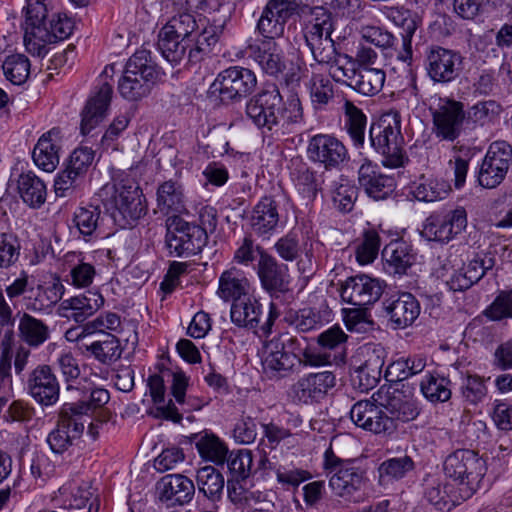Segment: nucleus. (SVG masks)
I'll use <instances>...</instances> for the list:
<instances>
[{
	"instance_id": "obj_55",
	"label": "nucleus",
	"mask_w": 512,
	"mask_h": 512,
	"mask_svg": "<svg viewBox=\"0 0 512 512\" xmlns=\"http://www.w3.org/2000/svg\"><path fill=\"white\" fill-rule=\"evenodd\" d=\"M483 315L491 321L512 318V290L500 291L493 302L486 307Z\"/></svg>"
},
{
	"instance_id": "obj_15",
	"label": "nucleus",
	"mask_w": 512,
	"mask_h": 512,
	"mask_svg": "<svg viewBox=\"0 0 512 512\" xmlns=\"http://www.w3.org/2000/svg\"><path fill=\"white\" fill-rule=\"evenodd\" d=\"M425 69L435 83H449L455 80L461 70L463 57L455 50L431 46L425 52Z\"/></svg>"
},
{
	"instance_id": "obj_2",
	"label": "nucleus",
	"mask_w": 512,
	"mask_h": 512,
	"mask_svg": "<svg viewBox=\"0 0 512 512\" xmlns=\"http://www.w3.org/2000/svg\"><path fill=\"white\" fill-rule=\"evenodd\" d=\"M324 468L331 474L329 486L336 496L348 502L359 501L368 477L366 470L356 460L342 459L329 448L324 454Z\"/></svg>"
},
{
	"instance_id": "obj_57",
	"label": "nucleus",
	"mask_w": 512,
	"mask_h": 512,
	"mask_svg": "<svg viewBox=\"0 0 512 512\" xmlns=\"http://www.w3.org/2000/svg\"><path fill=\"white\" fill-rule=\"evenodd\" d=\"M461 393L466 402L476 405L485 399L488 388L482 377L478 375H468L463 380Z\"/></svg>"
},
{
	"instance_id": "obj_29",
	"label": "nucleus",
	"mask_w": 512,
	"mask_h": 512,
	"mask_svg": "<svg viewBox=\"0 0 512 512\" xmlns=\"http://www.w3.org/2000/svg\"><path fill=\"white\" fill-rule=\"evenodd\" d=\"M104 304L103 296L96 291H86L83 294L65 299L61 302L58 313L62 317L83 323L97 312Z\"/></svg>"
},
{
	"instance_id": "obj_33",
	"label": "nucleus",
	"mask_w": 512,
	"mask_h": 512,
	"mask_svg": "<svg viewBox=\"0 0 512 512\" xmlns=\"http://www.w3.org/2000/svg\"><path fill=\"white\" fill-rule=\"evenodd\" d=\"M60 131L56 128L43 134L34 147V163L46 172H53L59 164Z\"/></svg>"
},
{
	"instance_id": "obj_24",
	"label": "nucleus",
	"mask_w": 512,
	"mask_h": 512,
	"mask_svg": "<svg viewBox=\"0 0 512 512\" xmlns=\"http://www.w3.org/2000/svg\"><path fill=\"white\" fill-rule=\"evenodd\" d=\"M248 51L262 71L270 76H278L286 68L284 51L273 39L256 40L248 45Z\"/></svg>"
},
{
	"instance_id": "obj_27",
	"label": "nucleus",
	"mask_w": 512,
	"mask_h": 512,
	"mask_svg": "<svg viewBox=\"0 0 512 512\" xmlns=\"http://www.w3.org/2000/svg\"><path fill=\"white\" fill-rule=\"evenodd\" d=\"M79 385L81 386L75 388L82 391V398L76 403L65 404L63 409L65 410V414L84 420V416L107 404L110 400V394L108 390L97 387V385L87 377L81 378Z\"/></svg>"
},
{
	"instance_id": "obj_7",
	"label": "nucleus",
	"mask_w": 512,
	"mask_h": 512,
	"mask_svg": "<svg viewBox=\"0 0 512 512\" xmlns=\"http://www.w3.org/2000/svg\"><path fill=\"white\" fill-rule=\"evenodd\" d=\"M115 65H106L97 78V83L91 92L83 111L81 132L89 134L105 117L113 96Z\"/></svg>"
},
{
	"instance_id": "obj_18",
	"label": "nucleus",
	"mask_w": 512,
	"mask_h": 512,
	"mask_svg": "<svg viewBox=\"0 0 512 512\" xmlns=\"http://www.w3.org/2000/svg\"><path fill=\"white\" fill-rule=\"evenodd\" d=\"M336 385V376L332 371L324 370L302 376L291 387V396L295 402L314 404L322 401Z\"/></svg>"
},
{
	"instance_id": "obj_49",
	"label": "nucleus",
	"mask_w": 512,
	"mask_h": 512,
	"mask_svg": "<svg viewBox=\"0 0 512 512\" xmlns=\"http://www.w3.org/2000/svg\"><path fill=\"white\" fill-rule=\"evenodd\" d=\"M23 340L30 346H39L49 337V329L41 320L24 313L19 322Z\"/></svg>"
},
{
	"instance_id": "obj_22",
	"label": "nucleus",
	"mask_w": 512,
	"mask_h": 512,
	"mask_svg": "<svg viewBox=\"0 0 512 512\" xmlns=\"http://www.w3.org/2000/svg\"><path fill=\"white\" fill-rule=\"evenodd\" d=\"M85 429V420L65 414L62 408L60 419L47 437V443L55 454H62L80 440Z\"/></svg>"
},
{
	"instance_id": "obj_11",
	"label": "nucleus",
	"mask_w": 512,
	"mask_h": 512,
	"mask_svg": "<svg viewBox=\"0 0 512 512\" xmlns=\"http://www.w3.org/2000/svg\"><path fill=\"white\" fill-rule=\"evenodd\" d=\"M257 85V78L248 68L233 66L218 74L212 84L222 102L240 100L249 95Z\"/></svg>"
},
{
	"instance_id": "obj_28",
	"label": "nucleus",
	"mask_w": 512,
	"mask_h": 512,
	"mask_svg": "<svg viewBox=\"0 0 512 512\" xmlns=\"http://www.w3.org/2000/svg\"><path fill=\"white\" fill-rule=\"evenodd\" d=\"M384 310L393 328L404 329L414 323L420 315V304L411 293L399 294L384 301Z\"/></svg>"
},
{
	"instance_id": "obj_9",
	"label": "nucleus",
	"mask_w": 512,
	"mask_h": 512,
	"mask_svg": "<svg viewBox=\"0 0 512 512\" xmlns=\"http://www.w3.org/2000/svg\"><path fill=\"white\" fill-rule=\"evenodd\" d=\"M433 132L437 138L447 141L457 139L466 117L464 104L449 97H440L430 106Z\"/></svg>"
},
{
	"instance_id": "obj_61",
	"label": "nucleus",
	"mask_w": 512,
	"mask_h": 512,
	"mask_svg": "<svg viewBox=\"0 0 512 512\" xmlns=\"http://www.w3.org/2000/svg\"><path fill=\"white\" fill-rule=\"evenodd\" d=\"M100 211L96 206L80 207L74 214V223L84 236H91L98 225Z\"/></svg>"
},
{
	"instance_id": "obj_46",
	"label": "nucleus",
	"mask_w": 512,
	"mask_h": 512,
	"mask_svg": "<svg viewBox=\"0 0 512 512\" xmlns=\"http://www.w3.org/2000/svg\"><path fill=\"white\" fill-rule=\"evenodd\" d=\"M414 468L415 463L408 455L387 459L378 467L379 482L400 480Z\"/></svg>"
},
{
	"instance_id": "obj_26",
	"label": "nucleus",
	"mask_w": 512,
	"mask_h": 512,
	"mask_svg": "<svg viewBox=\"0 0 512 512\" xmlns=\"http://www.w3.org/2000/svg\"><path fill=\"white\" fill-rule=\"evenodd\" d=\"M281 94L272 85L254 95L246 104V115L259 128H265L267 123H274L273 110L279 108Z\"/></svg>"
},
{
	"instance_id": "obj_35",
	"label": "nucleus",
	"mask_w": 512,
	"mask_h": 512,
	"mask_svg": "<svg viewBox=\"0 0 512 512\" xmlns=\"http://www.w3.org/2000/svg\"><path fill=\"white\" fill-rule=\"evenodd\" d=\"M223 32L221 25H208L201 33L195 34L192 38L190 51L187 59L190 64L200 63L211 52L212 48L218 43L220 35Z\"/></svg>"
},
{
	"instance_id": "obj_21",
	"label": "nucleus",
	"mask_w": 512,
	"mask_h": 512,
	"mask_svg": "<svg viewBox=\"0 0 512 512\" xmlns=\"http://www.w3.org/2000/svg\"><path fill=\"white\" fill-rule=\"evenodd\" d=\"M258 276L263 288L275 298L290 291L288 267L268 254H261L258 261Z\"/></svg>"
},
{
	"instance_id": "obj_20",
	"label": "nucleus",
	"mask_w": 512,
	"mask_h": 512,
	"mask_svg": "<svg viewBox=\"0 0 512 512\" xmlns=\"http://www.w3.org/2000/svg\"><path fill=\"white\" fill-rule=\"evenodd\" d=\"M352 422L359 428L376 434L391 433L395 430L392 421L375 401L360 400L350 410Z\"/></svg>"
},
{
	"instance_id": "obj_45",
	"label": "nucleus",
	"mask_w": 512,
	"mask_h": 512,
	"mask_svg": "<svg viewBox=\"0 0 512 512\" xmlns=\"http://www.w3.org/2000/svg\"><path fill=\"white\" fill-rule=\"evenodd\" d=\"M383 257L387 264L394 268V273L404 274L415 262V255L410 246L405 242H395L386 246Z\"/></svg>"
},
{
	"instance_id": "obj_41",
	"label": "nucleus",
	"mask_w": 512,
	"mask_h": 512,
	"mask_svg": "<svg viewBox=\"0 0 512 512\" xmlns=\"http://www.w3.org/2000/svg\"><path fill=\"white\" fill-rule=\"evenodd\" d=\"M385 80L384 70L363 67L357 71L352 88L362 95L374 96L383 89Z\"/></svg>"
},
{
	"instance_id": "obj_38",
	"label": "nucleus",
	"mask_w": 512,
	"mask_h": 512,
	"mask_svg": "<svg viewBox=\"0 0 512 512\" xmlns=\"http://www.w3.org/2000/svg\"><path fill=\"white\" fill-rule=\"evenodd\" d=\"M30 296L26 298V307L32 311H44L53 307L61 300L64 294V286L60 282H54L49 286H38L30 289Z\"/></svg>"
},
{
	"instance_id": "obj_34",
	"label": "nucleus",
	"mask_w": 512,
	"mask_h": 512,
	"mask_svg": "<svg viewBox=\"0 0 512 512\" xmlns=\"http://www.w3.org/2000/svg\"><path fill=\"white\" fill-rule=\"evenodd\" d=\"M249 282L243 273L231 268L224 271L219 278L217 294L224 301H236L248 295Z\"/></svg>"
},
{
	"instance_id": "obj_10",
	"label": "nucleus",
	"mask_w": 512,
	"mask_h": 512,
	"mask_svg": "<svg viewBox=\"0 0 512 512\" xmlns=\"http://www.w3.org/2000/svg\"><path fill=\"white\" fill-rule=\"evenodd\" d=\"M262 316V305L259 301L249 295L232 303L230 317L231 321L238 327L253 330L259 336H268L279 316L276 305L271 302L266 321L259 325Z\"/></svg>"
},
{
	"instance_id": "obj_1",
	"label": "nucleus",
	"mask_w": 512,
	"mask_h": 512,
	"mask_svg": "<svg viewBox=\"0 0 512 512\" xmlns=\"http://www.w3.org/2000/svg\"><path fill=\"white\" fill-rule=\"evenodd\" d=\"M74 28L66 15L50 14L48 0H26L24 45L28 53L43 57L47 46L68 38Z\"/></svg>"
},
{
	"instance_id": "obj_47",
	"label": "nucleus",
	"mask_w": 512,
	"mask_h": 512,
	"mask_svg": "<svg viewBox=\"0 0 512 512\" xmlns=\"http://www.w3.org/2000/svg\"><path fill=\"white\" fill-rule=\"evenodd\" d=\"M286 321L299 332H310L321 328L326 319L324 314L315 308H303L286 316Z\"/></svg>"
},
{
	"instance_id": "obj_36",
	"label": "nucleus",
	"mask_w": 512,
	"mask_h": 512,
	"mask_svg": "<svg viewBox=\"0 0 512 512\" xmlns=\"http://www.w3.org/2000/svg\"><path fill=\"white\" fill-rule=\"evenodd\" d=\"M278 221L276 202L270 195H265L254 209L252 227L256 233L265 235L277 226Z\"/></svg>"
},
{
	"instance_id": "obj_30",
	"label": "nucleus",
	"mask_w": 512,
	"mask_h": 512,
	"mask_svg": "<svg viewBox=\"0 0 512 512\" xmlns=\"http://www.w3.org/2000/svg\"><path fill=\"white\" fill-rule=\"evenodd\" d=\"M159 499L168 505H183L192 500L195 486L192 480L182 474H169L157 483Z\"/></svg>"
},
{
	"instance_id": "obj_51",
	"label": "nucleus",
	"mask_w": 512,
	"mask_h": 512,
	"mask_svg": "<svg viewBox=\"0 0 512 512\" xmlns=\"http://www.w3.org/2000/svg\"><path fill=\"white\" fill-rule=\"evenodd\" d=\"M30 66V61L25 55L13 54L5 59L2 68L7 80L14 85H22L29 77Z\"/></svg>"
},
{
	"instance_id": "obj_12",
	"label": "nucleus",
	"mask_w": 512,
	"mask_h": 512,
	"mask_svg": "<svg viewBox=\"0 0 512 512\" xmlns=\"http://www.w3.org/2000/svg\"><path fill=\"white\" fill-rule=\"evenodd\" d=\"M467 227L465 208L457 207L446 213H433L423 223L421 236L428 241L448 243Z\"/></svg>"
},
{
	"instance_id": "obj_58",
	"label": "nucleus",
	"mask_w": 512,
	"mask_h": 512,
	"mask_svg": "<svg viewBox=\"0 0 512 512\" xmlns=\"http://www.w3.org/2000/svg\"><path fill=\"white\" fill-rule=\"evenodd\" d=\"M333 85L328 78L314 75L310 80V97L313 105L321 108L333 98Z\"/></svg>"
},
{
	"instance_id": "obj_52",
	"label": "nucleus",
	"mask_w": 512,
	"mask_h": 512,
	"mask_svg": "<svg viewBox=\"0 0 512 512\" xmlns=\"http://www.w3.org/2000/svg\"><path fill=\"white\" fill-rule=\"evenodd\" d=\"M198 28L195 17L190 13H181L173 16L161 30L179 37L183 40L193 41L195 31Z\"/></svg>"
},
{
	"instance_id": "obj_6",
	"label": "nucleus",
	"mask_w": 512,
	"mask_h": 512,
	"mask_svg": "<svg viewBox=\"0 0 512 512\" xmlns=\"http://www.w3.org/2000/svg\"><path fill=\"white\" fill-rule=\"evenodd\" d=\"M444 471L448 477L459 481L464 486L460 489L470 497L485 475L486 464L477 452L458 449L446 458Z\"/></svg>"
},
{
	"instance_id": "obj_56",
	"label": "nucleus",
	"mask_w": 512,
	"mask_h": 512,
	"mask_svg": "<svg viewBox=\"0 0 512 512\" xmlns=\"http://www.w3.org/2000/svg\"><path fill=\"white\" fill-rule=\"evenodd\" d=\"M359 183L365 189V192H372L374 189L381 191L384 188L393 191L395 186L392 177L382 175L364 166L359 170Z\"/></svg>"
},
{
	"instance_id": "obj_50",
	"label": "nucleus",
	"mask_w": 512,
	"mask_h": 512,
	"mask_svg": "<svg viewBox=\"0 0 512 512\" xmlns=\"http://www.w3.org/2000/svg\"><path fill=\"white\" fill-rule=\"evenodd\" d=\"M488 163L490 169H495L499 175H506L510 164L512 163V146L506 141L493 142L487 151L483 160Z\"/></svg>"
},
{
	"instance_id": "obj_40",
	"label": "nucleus",
	"mask_w": 512,
	"mask_h": 512,
	"mask_svg": "<svg viewBox=\"0 0 512 512\" xmlns=\"http://www.w3.org/2000/svg\"><path fill=\"white\" fill-rule=\"evenodd\" d=\"M192 42L183 40L172 34L159 31L158 49L162 56L172 65H178L186 56L187 50L190 51Z\"/></svg>"
},
{
	"instance_id": "obj_63",
	"label": "nucleus",
	"mask_w": 512,
	"mask_h": 512,
	"mask_svg": "<svg viewBox=\"0 0 512 512\" xmlns=\"http://www.w3.org/2000/svg\"><path fill=\"white\" fill-rule=\"evenodd\" d=\"M56 365L68 383L67 389H74L75 387L70 382L76 381L81 374L77 358L71 352H62L57 357Z\"/></svg>"
},
{
	"instance_id": "obj_13",
	"label": "nucleus",
	"mask_w": 512,
	"mask_h": 512,
	"mask_svg": "<svg viewBox=\"0 0 512 512\" xmlns=\"http://www.w3.org/2000/svg\"><path fill=\"white\" fill-rule=\"evenodd\" d=\"M301 6L296 0H268L257 21L256 31L263 39H273L283 36L288 20Z\"/></svg>"
},
{
	"instance_id": "obj_5",
	"label": "nucleus",
	"mask_w": 512,
	"mask_h": 512,
	"mask_svg": "<svg viewBox=\"0 0 512 512\" xmlns=\"http://www.w3.org/2000/svg\"><path fill=\"white\" fill-rule=\"evenodd\" d=\"M166 246L171 255L189 257L201 252L208 236L199 225L189 223L177 215L166 221Z\"/></svg>"
},
{
	"instance_id": "obj_54",
	"label": "nucleus",
	"mask_w": 512,
	"mask_h": 512,
	"mask_svg": "<svg viewBox=\"0 0 512 512\" xmlns=\"http://www.w3.org/2000/svg\"><path fill=\"white\" fill-rule=\"evenodd\" d=\"M387 18L403 30V37H413L420 25L418 15L403 7H389L385 12Z\"/></svg>"
},
{
	"instance_id": "obj_37",
	"label": "nucleus",
	"mask_w": 512,
	"mask_h": 512,
	"mask_svg": "<svg viewBox=\"0 0 512 512\" xmlns=\"http://www.w3.org/2000/svg\"><path fill=\"white\" fill-rule=\"evenodd\" d=\"M85 349L104 365L116 362L123 352L119 339L110 333L100 334V339L85 345Z\"/></svg>"
},
{
	"instance_id": "obj_39",
	"label": "nucleus",
	"mask_w": 512,
	"mask_h": 512,
	"mask_svg": "<svg viewBox=\"0 0 512 512\" xmlns=\"http://www.w3.org/2000/svg\"><path fill=\"white\" fill-rule=\"evenodd\" d=\"M193 439L203 459L217 465L224 464L227 458L228 448L216 435L208 433L197 434Z\"/></svg>"
},
{
	"instance_id": "obj_16",
	"label": "nucleus",
	"mask_w": 512,
	"mask_h": 512,
	"mask_svg": "<svg viewBox=\"0 0 512 512\" xmlns=\"http://www.w3.org/2000/svg\"><path fill=\"white\" fill-rule=\"evenodd\" d=\"M306 156L314 164L325 170L337 169L348 159L345 145L331 134H316L307 143Z\"/></svg>"
},
{
	"instance_id": "obj_42",
	"label": "nucleus",
	"mask_w": 512,
	"mask_h": 512,
	"mask_svg": "<svg viewBox=\"0 0 512 512\" xmlns=\"http://www.w3.org/2000/svg\"><path fill=\"white\" fill-rule=\"evenodd\" d=\"M196 483L199 492L210 500L219 499L224 489V477L215 467L204 466L198 469Z\"/></svg>"
},
{
	"instance_id": "obj_17",
	"label": "nucleus",
	"mask_w": 512,
	"mask_h": 512,
	"mask_svg": "<svg viewBox=\"0 0 512 512\" xmlns=\"http://www.w3.org/2000/svg\"><path fill=\"white\" fill-rule=\"evenodd\" d=\"M423 499L436 510L449 512L469 498L455 484L437 476L427 475L422 481Z\"/></svg>"
},
{
	"instance_id": "obj_48",
	"label": "nucleus",
	"mask_w": 512,
	"mask_h": 512,
	"mask_svg": "<svg viewBox=\"0 0 512 512\" xmlns=\"http://www.w3.org/2000/svg\"><path fill=\"white\" fill-rule=\"evenodd\" d=\"M113 202L125 219L136 220L146 213L144 194H114Z\"/></svg>"
},
{
	"instance_id": "obj_64",
	"label": "nucleus",
	"mask_w": 512,
	"mask_h": 512,
	"mask_svg": "<svg viewBox=\"0 0 512 512\" xmlns=\"http://www.w3.org/2000/svg\"><path fill=\"white\" fill-rule=\"evenodd\" d=\"M380 239L375 231H368L364 235L363 242L356 249V259L362 264L374 261L378 254Z\"/></svg>"
},
{
	"instance_id": "obj_23",
	"label": "nucleus",
	"mask_w": 512,
	"mask_h": 512,
	"mask_svg": "<svg viewBox=\"0 0 512 512\" xmlns=\"http://www.w3.org/2000/svg\"><path fill=\"white\" fill-rule=\"evenodd\" d=\"M27 387L31 397L43 406H52L59 400L60 385L48 365L38 366L32 371Z\"/></svg>"
},
{
	"instance_id": "obj_59",
	"label": "nucleus",
	"mask_w": 512,
	"mask_h": 512,
	"mask_svg": "<svg viewBox=\"0 0 512 512\" xmlns=\"http://www.w3.org/2000/svg\"><path fill=\"white\" fill-rule=\"evenodd\" d=\"M385 354L386 352L381 346L367 349V358L359 367V373L371 377L374 382L377 381L381 377Z\"/></svg>"
},
{
	"instance_id": "obj_31",
	"label": "nucleus",
	"mask_w": 512,
	"mask_h": 512,
	"mask_svg": "<svg viewBox=\"0 0 512 512\" xmlns=\"http://www.w3.org/2000/svg\"><path fill=\"white\" fill-rule=\"evenodd\" d=\"M273 116L276 118L274 123H267L265 128L274 131L278 136H283L293 132L296 125L303 122V108L297 95H291L283 103L281 97L280 105L277 110H273Z\"/></svg>"
},
{
	"instance_id": "obj_8",
	"label": "nucleus",
	"mask_w": 512,
	"mask_h": 512,
	"mask_svg": "<svg viewBox=\"0 0 512 512\" xmlns=\"http://www.w3.org/2000/svg\"><path fill=\"white\" fill-rule=\"evenodd\" d=\"M370 144L374 150L382 155V164L389 168L403 166L405 155L401 146V133L397 122L394 124L387 119H380L372 123L369 130Z\"/></svg>"
},
{
	"instance_id": "obj_44",
	"label": "nucleus",
	"mask_w": 512,
	"mask_h": 512,
	"mask_svg": "<svg viewBox=\"0 0 512 512\" xmlns=\"http://www.w3.org/2000/svg\"><path fill=\"white\" fill-rule=\"evenodd\" d=\"M450 380L438 373L427 374L420 383L421 392L430 402H446L451 398Z\"/></svg>"
},
{
	"instance_id": "obj_3",
	"label": "nucleus",
	"mask_w": 512,
	"mask_h": 512,
	"mask_svg": "<svg viewBox=\"0 0 512 512\" xmlns=\"http://www.w3.org/2000/svg\"><path fill=\"white\" fill-rule=\"evenodd\" d=\"M157 77L158 71L151 60L150 51L137 50L125 65L118 81V91L124 99L138 101L150 93L151 85Z\"/></svg>"
},
{
	"instance_id": "obj_43",
	"label": "nucleus",
	"mask_w": 512,
	"mask_h": 512,
	"mask_svg": "<svg viewBox=\"0 0 512 512\" xmlns=\"http://www.w3.org/2000/svg\"><path fill=\"white\" fill-rule=\"evenodd\" d=\"M345 126L347 132L357 147H362L365 142V129L367 118L360 108L351 101L344 103Z\"/></svg>"
},
{
	"instance_id": "obj_19",
	"label": "nucleus",
	"mask_w": 512,
	"mask_h": 512,
	"mask_svg": "<svg viewBox=\"0 0 512 512\" xmlns=\"http://www.w3.org/2000/svg\"><path fill=\"white\" fill-rule=\"evenodd\" d=\"M383 283L367 275L348 278L341 286V298L354 306L364 307L379 300Z\"/></svg>"
},
{
	"instance_id": "obj_62",
	"label": "nucleus",
	"mask_w": 512,
	"mask_h": 512,
	"mask_svg": "<svg viewBox=\"0 0 512 512\" xmlns=\"http://www.w3.org/2000/svg\"><path fill=\"white\" fill-rule=\"evenodd\" d=\"M20 244L18 239L7 233H0V268H8L19 258Z\"/></svg>"
},
{
	"instance_id": "obj_4",
	"label": "nucleus",
	"mask_w": 512,
	"mask_h": 512,
	"mask_svg": "<svg viewBox=\"0 0 512 512\" xmlns=\"http://www.w3.org/2000/svg\"><path fill=\"white\" fill-rule=\"evenodd\" d=\"M333 23L331 13L316 7L304 29V38L314 59L320 64H330L336 59V49L331 38Z\"/></svg>"
},
{
	"instance_id": "obj_14",
	"label": "nucleus",
	"mask_w": 512,
	"mask_h": 512,
	"mask_svg": "<svg viewBox=\"0 0 512 512\" xmlns=\"http://www.w3.org/2000/svg\"><path fill=\"white\" fill-rule=\"evenodd\" d=\"M389 387L386 390L381 389L377 393L378 398L375 401H379L381 407L385 409V413L388 415V419L392 421L395 429L397 428V422H409L417 418L420 413V409L417 405L416 400L409 388Z\"/></svg>"
},
{
	"instance_id": "obj_25",
	"label": "nucleus",
	"mask_w": 512,
	"mask_h": 512,
	"mask_svg": "<svg viewBox=\"0 0 512 512\" xmlns=\"http://www.w3.org/2000/svg\"><path fill=\"white\" fill-rule=\"evenodd\" d=\"M274 249L284 261H297L298 270L301 273L312 271V243L306 240L301 245L298 234L295 231H291L279 238L274 244Z\"/></svg>"
},
{
	"instance_id": "obj_60",
	"label": "nucleus",
	"mask_w": 512,
	"mask_h": 512,
	"mask_svg": "<svg viewBox=\"0 0 512 512\" xmlns=\"http://www.w3.org/2000/svg\"><path fill=\"white\" fill-rule=\"evenodd\" d=\"M502 111L501 106L494 100L481 101L468 110V119L484 125L496 119Z\"/></svg>"
},
{
	"instance_id": "obj_53",
	"label": "nucleus",
	"mask_w": 512,
	"mask_h": 512,
	"mask_svg": "<svg viewBox=\"0 0 512 512\" xmlns=\"http://www.w3.org/2000/svg\"><path fill=\"white\" fill-rule=\"evenodd\" d=\"M253 457L249 450H240L236 454L231 453L228 460V480L246 481L252 473Z\"/></svg>"
},
{
	"instance_id": "obj_32",
	"label": "nucleus",
	"mask_w": 512,
	"mask_h": 512,
	"mask_svg": "<svg viewBox=\"0 0 512 512\" xmlns=\"http://www.w3.org/2000/svg\"><path fill=\"white\" fill-rule=\"evenodd\" d=\"M293 356L285 351V342L274 337L266 342L262 352V366L271 377L282 375L293 367Z\"/></svg>"
}]
</instances>
